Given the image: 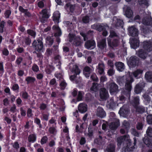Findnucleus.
I'll list each match as a JSON object with an SVG mask.
<instances>
[{"label":"nucleus","mask_w":152,"mask_h":152,"mask_svg":"<svg viewBox=\"0 0 152 152\" xmlns=\"http://www.w3.org/2000/svg\"><path fill=\"white\" fill-rule=\"evenodd\" d=\"M66 6L67 7H69L71 11H73L74 8V6L71 5L69 4H67L66 5Z\"/></svg>","instance_id":"nucleus-61"},{"label":"nucleus","mask_w":152,"mask_h":152,"mask_svg":"<svg viewBox=\"0 0 152 152\" xmlns=\"http://www.w3.org/2000/svg\"><path fill=\"white\" fill-rule=\"evenodd\" d=\"M129 110L128 108L126 105H124L121 108L119 113L121 116L123 117H126L128 114Z\"/></svg>","instance_id":"nucleus-9"},{"label":"nucleus","mask_w":152,"mask_h":152,"mask_svg":"<svg viewBox=\"0 0 152 152\" xmlns=\"http://www.w3.org/2000/svg\"><path fill=\"white\" fill-rule=\"evenodd\" d=\"M72 71L74 72L76 75L79 74L80 72V70L76 65L73 66Z\"/></svg>","instance_id":"nucleus-37"},{"label":"nucleus","mask_w":152,"mask_h":152,"mask_svg":"<svg viewBox=\"0 0 152 152\" xmlns=\"http://www.w3.org/2000/svg\"><path fill=\"white\" fill-rule=\"evenodd\" d=\"M128 29L129 35L130 36L132 37L138 36L139 34L138 31L134 26H132L129 27Z\"/></svg>","instance_id":"nucleus-7"},{"label":"nucleus","mask_w":152,"mask_h":152,"mask_svg":"<svg viewBox=\"0 0 152 152\" xmlns=\"http://www.w3.org/2000/svg\"><path fill=\"white\" fill-rule=\"evenodd\" d=\"M145 77L146 80L149 82L152 81V72H147L145 75Z\"/></svg>","instance_id":"nucleus-27"},{"label":"nucleus","mask_w":152,"mask_h":152,"mask_svg":"<svg viewBox=\"0 0 152 152\" xmlns=\"http://www.w3.org/2000/svg\"><path fill=\"white\" fill-rule=\"evenodd\" d=\"M143 70L140 69H137L132 72V74L135 77H137L139 75L142 74Z\"/></svg>","instance_id":"nucleus-35"},{"label":"nucleus","mask_w":152,"mask_h":152,"mask_svg":"<svg viewBox=\"0 0 152 152\" xmlns=\"http://www.w3.org/2000/svg\"><path fill=\"white\" fill-rule=\"evenodd\" d=\"M145 83L143 82H141L137 84L134 88V92L137 94L140 93L145 87Z\"/></svg>","instance_id":"nucleus-8"},{"label":"nucleus","mask_w":152,"mask_h":152,"mask_svg":"<svg viewBox=\"0 0 152 152\" xmlns=\"http://www.w3.org/2000/svg\"><path fill=\"white\" fill-rule=\"evenodd\" d=\"M53 30H56V32L55 34V36H59L61 34V32L60 29L57 26H54L52 28Z\"/></svg>","instance_id":"nucleus-28"},{"label":"nucleus","mask_w":152,"mask_h":152,"mask_svg":"<svg viewBox=\"0 0 152 152\" xmlns=\"http://www.w3.org/2000/svg\"><path fill=\"white\" fill-rule=\"evenodd\" d=\"M42 15L41 18H40V20L41 22L44 23L49 18V15L47 13V11L46 9L43 10L40 12Z\"/></svg>","instance_id":"nucleus-10"},{"label":"nucleus","mask_w":152,"mask_h":152,"mask_svg":"<svg viewBox=\"0 0 152 152\" xmlns=\"http://www.w3.org/2000/svg\"><path fill=\"white\" fill-rule=\"evenodd\" d=\"M93 131L91 128H90L89 127L88 129V133L87 134L88 135L90 138L91 137L93 136Z\"/></svg>","instance_id":"nucleus-49"},{"label":"nucleus","mask_w":152,"mask_h":152,"mask_svg":"<svg viewBox=\"0 0 152 152\" xmlns=\"http://www.w3.org/2000/svg\"><path fill=\"white\" fill-rule=\"evenodd\" d=\"M123 21L120 19H116V21L115 24V26L117 27H123Z\"/></svg>","instance_id":"nucleus-39"},{"label":"nucleus","mask_w":152,"mask_h":152,"mask_svg":"<svg viewBox=\"0 0 152 152\" xmlns=\"http://www.w3.org/2000/svg\"><path fill=\"white\" fill-rule=\"evenodd\" d=\"M96 115L97 116L102 118L106 116V113L103 108L100 107H98L97 109Z\"/></svg>","instance_id":"nucleus-19"},{"label":"nucleus","mask_w":152,"mask_h":152,"mask_svg":"<svg viewBox=\"0 0 152 152\" xmlns=\"http://www.w3.org/2000/svg\"><path fill=\"white\" fill-rule=\"evenodd\" d=\"M115 65L117 70L119 71L122 72L125 69V66L124 64L121 62H116L115 64Z\"/></svg>","instance_id":"nucleus-21"},{"label":"nucleus","mask_w":152,"mask_h":152,"mask_svg":"<svg viewBox=\"0 0 152 152\" xmlns=\"http://www.w3.org/2000/svg\"><path fill=\"white\" fill-rule=\"evenodd\" d=\"M116 103L114 102L113 98H112L110 100L108 101L107 105L109 106L110 108H113L115 106Z\"/></svg>","instance_id":"nucleus-33"},{"label":"nucleus","mask_w":152,"mask_h":152,"mask_svg":"<svg viewBox=\"0 0 152 152\" xmlns=\"http://www.w3.org/2000/svg\"><path fill=\"white\" fill-rule=\"evenodd\" d=\"M33 46L35 48V50L37 51H40L43 49V45L42 41L39 39L34 40L32 43Z\"/></svg>","instance_id":"nucleus-5"},{"label":"nucleus","mask_w":152,"mask_h":152,"mask_svg":"<svg viewBox=\"0 0 152 152\" xmlns=\"http://www.w3.org/2000/svg\"><path fill=\"white\" fill-rule=\"evenodd\" d=\"M130 103L135 108L140 104V99L139 96L133 97L130 101Z\"/></svg>","instance_id":"nucleus-17"},{"label":"nucleus","mask_w":152,"mask_h":152,"mask_svg":"<svg viewBox=\"0 0 152 152\" xmlns=\"http://www.w3.org/2000/svg\"><path fill=\"white\" fill-rule=\"evenodd\" d=\"M5 22L4 21H1L0 24V32L3 33V28Z\"/></svg>","instance_id":"nucleus-50"},{"label":"nucleus","mask_w":152,"mask_h":152,"mask_svg":"<svg viewBox=\"0 0 152 152\" xmlns=\"http://www.w3.org/2000/svg\"><path fill=\"white\" fill-rule=\"evenodd\" d=\"M92 71V69L88 66H86L83 70V73L87 77H88Z\"/></svg>","instance_id":"nucleus-25"},{"label":"nucleus","mask_w":152,"mask_h":152,"mask_svg":"<svg viewBox=\"0 0 152 152\" xmlns=\"http://www.w3.org/2000/svg\"><path fill=\"white\" fill-rule=\"evenodd\" d=\"M119 40L118 39H114L113 41L110 46L111 47H116L119 44Z\"/></svg>","instance_id":"nucleus-42"},{"label":"nucleus","mask_w":152,"mask_h":152,"mask_svg":"<svg viewBox=\"0 0 152 152\" xmlns=\"http://www.w3.org/2000/svg\"><path fill=\"white\" fill-rule=\"evenodd\" d=\"M137 53L139 57L143 59H145L147 56L146 53L142 49L139 50L137 52Z\"/></svg>","instance_id":"nucleus-26"},{"label":"nucleus","mask_w":152,"mask_h":152,"mask_svg":"<svg viewBox=\"0 0 152 152\" xmlns=\"http://www.w3.org/2000/svg\"><path fill=\"white\" fill-rule=\"evenodd\" d=\"M139 2L140 4H144L146 6H148V3L147 0H139Z\"/></svg>","instance_id":"nucleus-55"},{"label":"nucleus","mask_w":152,"mask_h":152,"mask_svg":"<svg viewBox=\"0 0 152 152\" xmlns=\"http://www.w3.org/2000/svg\"><path fill=\"white\" fill-rule=\"evenodd\" d=\"M141 31L145 34H146L150 32V30L146 26H143L141 28Z\"/></svg>","instance_id":"nucleus-38"},{"label":"nucleus","mask_w":152,"mask_h":152,"mask_svg":"<svg viewBox=\"0 0 152 152\" xmlns=\"http://www.w3.org/2000/svg\"><path fill=\"white\" fill-rule=\"evenodd\" d=\"M78 109L81 113H84L87 110V105L85 104L81 103L78 107Z\"/></svg>","instance_id":"nucleus-24"},{"label":"nucleus","mask_w":152,"mask_h":152,"mask_svg":"<svg viewBox=\"0 0 152 152\" xmlns=\"http://www.w3.org/2000/svg\"><path fill=\"white\" fill-rule=\"evenodd\" d=\"M32 69L34 72H37L39 70L38 66L36 64H34L32 67Z\"/></svg>","instance_id":"nucleus-60"},{"label":"nucleus","mask_w":152,"mask_h":152,"mask_svg":"<svg viewBox=\"0 0 152 152\" xmlns=\"http://www.w3.org/2000/svg\"><path fill=\"white\" fill-rule=\"evenodd\" d=\"M132 133L134 135L138 137L139 135V133H138L135 129H132Z\"/></svg>","instance_id":"nucleus-59"},{"label":"nucleus","mask_w":152,"mask_h":152,"mask_svg":"<svg viewBox=\"0 0 152 152\" xmlns=\"http://www.w3.org/2000/svg\"><path fill=\"white\" fill-rule=\"evenodd\" d=\"M101 98L103 99H106L108 97V94L107 91L105 88H102L100 92Z\"/></svg>","instance_id":"nucleus-13"},{"label":"nucleus","mask_w":152,"mask_h":152,"mask_svg":"<svg viewBox=\"0 0 152 152\" xmlns=\"http://www.w3.org/2000/svg\"><path fill=\"white\" fill-rule=\"evenodd\" d=\"M107 88L109 89L110 93L113 94L119 91L118 86L115 83L112 82L107 84Z\"/></svg>","instance_id":"nucleus-3"},{"label":"nucleus","mask_w":152,"mask_h":152,"mask_svg":"<svg viewBox=\"0 0 152 152\" xmlns=\"http://www.w3.org/2000/svg\"><path fill=\"white\" fill-rule=\"evenodd\" d=\"M129 125L130 124L129 122L126 121H124L123 123V126L125 128H129Z\"/></svg>","instance_id":"nucleus-51"},{"label":"nucleus","mask_w":152,"mask_h":152,"mask_svg":"<svg viewBox=\"0 0 152 152\" xmlns=\"http://www.w3.org/2000/svg\"><path fill=\"white\" fill-rule=\"evenodd\" d=\"M69 41L72 42L73 40L72 43L73 45L75 46H80L82 43L80 38L78 37H75L74 34L69 33L68 35Z\"/></svg>","instance_id":"nucleus-2"},{"label":"nucleus","mask_w":152,"mask_h":152,"mask_svg":"<svg viewBox=\"0 0 152 152\" xmlns=\"http://www.w3.org/2000/svg\"><path fill=\"white\" fill-rule=\"evenodd\" d=\"M85 45L88 49H92L95 46V42L94 40H89L85 42Z\"/></svg>","instance_id":"nucleus-14"},{"label":"nucleus","mask_w":152,"mask_h":152,"mask_svg":"<svg viewBox=\"0 0 152 152\" xmlns=\"http://www.w3.org/2000/svg\"><path fill=\"white\" fill-rule=\"evenodd\" d=\"M83 97V95L81 91H79L78 95L77 98V100L78 101H80L82 100Z\"/></svg>","instance_id":"nucleus-58"},{"label":"nucleus","mask_w":152,"mask_h":152,"mask_svg":"<svg viewBox=\"0 0 152 152\" xmlns=\"http://www.w3.org/2000/svg\"><path fill=\"white\" fill-rule=\"evenodd\" d=\"M99 89L98 85L96 83H93L92 87L91 88V90L92 91H96Z\"/></svg>","instance_id":"nucleus-40"},{"label":"nucleus","mask_w":152,"mask_h":152,"mask_svg":"<svg viewBox=\"0 0 152 152\" xmlns=\"http://www.w3.org/2000/svg\"><path fill=\"white\" fill-rule=\"evenodd\" d=\"M118 34L116 33L115 31L113 30H111L110 31V36L111 37H118Z\"/></svg>","instance_id":"nucleus-47"},{"label":"nucleus","mask_w":152,"mask_h":152,"mask_svg":"<svg viewBox=\"0 0 152 152\" xmlns=\"http://www.w3.org/2000/svg\"><path fill=\"white\" fill-rule=\"evenodd\" d=\"M132 146L129 147L128 145L126 147L123 149L122 152H132Z\"/></svg>","instance_id":"nucleus-43"},{"label":"nucleus","mask_w":152,"mask_h":152,"mask_svg":"<svg viewBox=\"0 0 152 152\" xmlns=\"http://www.w3.org/2000/svg\"><path fill=\"white\" fill-rule=\"evenodd\" d=\"M60 17V14L58 11L55 12L53 14V20L55 22L58 23L59 22L58 20Z\"/></svg>","instance_id":"nucleus-29"},{"label":"nucleus","mask_w":152,"mask_h":152,"mask_svg":"<svg viewBox=\"0 0 152 152\" xmlns=\"http://www.w3.org/2000/svg\"><path fill=\"white\" fill-rule=\"evenodd\" d=\"M115 73V71L113 69H109L107 71V74L110 76L113 75Z\"/></svg>","instance_id":"nucleus-53"},{"label":"nucleus","mask_w":152,"mask_h":152,"mask_svg":"<svg viewBox=\"0 0 152 152\" xmlns=\"http://www.w3.org/2000/svg\"><path fill=\"white\" fill-rule=\"evenodd\" d=\"M28 33L31 36L34 37L35 36L36 33L35 32L31 30H28L27 31Z\"/></svg>","instance_id":"nucleus-52"},{"label":"nucleus","mask_w":152,"mask_h":152,"mask_svg":"<svg viewBox=\"0 0 152 152\" xmlns=\"http://www.w3.org/2000/svg\"><path fill=\"white\" fill-rule=\"evenodd\" d=\"M134 80L133 78L130 75L119 77L117 78V82L120 85L123 84L124 83H125V88L129 92L131 90V84Z\"/></svg>","instance_id":"nucleus-1"},{"label":"nucleus","mask_w":152,"mask_h":152,"mask_svg":"<svg viewBox=\"0 0 152 152\" xmlns=\"http://www.w3.org/2000/svg\"><path fill=\"white\" fill-rule=\"evenodd\" d=\"M11 13V12L10 10H7L4 13V15L6 18H8L9 17Z\"/></svg>","instance_id":"nucleus-63"},{"label":"nucleus","mask_w":152,"mask_h":152,"mask_svg":"<svg viewBox=\"0 0 152 152\" xmlns=\"http://www.w3.org/2000/svg\"><path fill=\"white\" fill-rule=\"evenodd\" d=\"M26 81L27 82V83H33L35 80V79L31 77H28L26 80Z\"/></svg>","instance_id":"nucleus-45"},{"label":"nucleus","mask_w":152,"mask_h":152,"mask_svg":"<svg viewBox=\"0 0 152 152\" xmlns=\"http://www.w3.org/2000/svg\"><path fill=\"white\" fill-rule=\"evenodd\" d=\"M93 31H88L87 34H85L83 33H80L81 35L83 37V39L84 41H86L88 39V35L90 34V35H91L93 33Z\"/></svg>","instance_id":"nucleus-32"},{"label":"nucleus","mask_w":152,"mask_h":152,"mask_svg":"<svg viewBox=\"0 0 152 152\" xmlns=\"http://www.w3.org/2000/svg\"><path fill=\"white\" fill-rule=\"evenodd\" d=\"M143 97L145 100L149 102L150 100L149 96L147 94H145L143 95Z\"/></svg>","instance_id":"nucleus-57"},{"label":"nucleus","mask_w":152,"mask_h":152,"mask_svg":"<svg viewBox=\"0 0 152 152\" xmlns=\"http://www.w3.org/2000/svg\"><path fill=\"white\" fill-rule=\"evenodd\" d=\"M142 23L145 25L151 26L152 25V18L151 16H149L145 17L142 20Z\"/></svg>","instance_id":"nucleus-20"},{"label":"nucleus","mask_w":152,"mask_h":152,"mask_svg":"<svg viewBox=\"0 0 152 152\" xmlns=\"http://www.w3.org/2000/svg\"><path fill=\"white\" fill-rule=\"evenodd\" d=\"M120 125L119 121L118 119H116L115 121L111 123L109 125V128L111 130H116Z\"/></svg>","instance_id":"nucleus-16"},{"label":"nucleus","mask_w":152,"mask_h":152,"mask_svg":"<svg viewBox=\"0 0 152 152\" xmlns=\"http://www.w3.org/2000/svg\"><path fill=\"white\" fill-rule=\"evenodd\" d=\"M97 46L101 50L106 48V39H103L98 42L97 43Z\"/></svg>","instance_id":"nucleus-18"},{"label":"nucleus","mask_w":152,"mask_h":152,"mask_svg":"<svg viewBox=\"0 0 152 152\" xmlns=\"http://www.w3.org/2000/svg\"><path fill=\"white\" fill-rule=\"evenodd\" d=\"M46 41L47 43L49 45L51 46L53 42L54 39L52 37L49 36L46 38Z\"/></svg>","instance_id":"nucleus-36"},{"label":"nucleus","mask_w":152,"mask_h":152,"mask_svg":"<svg viewBox=\"0 0 152 152\" xmlns=\"http://www.w3.org/2000/svg\"><path fill=\"white\" fill-rule=\"evenodd\" d=\"M136 109V111L140 113H142L145 111V108L142 106H137L134 108Z\"/></svg>","instance_id":"nucleus-31"},{"label":"nucleus","mask_w":152,"mask_h":152,"mask_svg":"<svg viewBox=\"0 0 152 152\" xmlns=\"http://www.w3.org/2000/svg\"><path fill=\"white\" fill-rule=\"evenodd\" d=\"M31 40L28 38L25 39V42L27 45H29L31 42Z\"/></svg>","instance_id":"nucleus-64"},{"label":"nucleus","mask_w":152,"mask_h":152,"mask_svg":"<svg viewBox=\"0 0 152 152\" xmlns=\"http://www.w3.org/2000/svg\"><path fill=\"white\" fill-rule=\"evenodd\" d=\"M115 145L114 143H110L107 146L105 151L107 152H115Z\"/></svg>","instance_id":"nucleus-23"},{"label":"nucleus","mask_w":152,"mask_h":152,"mask_svg":"<svg viewBox=\"0 0 152 152\" xmlns=\"http://www.w3.org/2000/svg\"><path fill=\"white\" fill-rule=\"evenodd\" d=\"M143 126V124L142 123H138L137 124V128L138 130H142Z\"/></svg>","instance_id":"nucleus-54"},{"label":"nucleus","mask_w":152,"mask_h":152,"mask_svg":"<svg viewBox=\"0 0 152 152\" xmlns=\"http://www.w3.org/2000/svg\"><path fill=\"white\" fill-rule=\"evenodd\" d=\"M107 27L108 28V26L107 25L103 24H95L91 26L92 28L96 29L99 31L104 30V29Z\"/></svg>","instance_id":"nucleus-6"},{"label":"nucleus","mask_w":152,"mask_h":152,"mask_svg":"<svg viewBox=\"0 0 152 152\" xmlns=\"http://www.w3.org/2000/svg\"><path fill=\"white\" fill-rule=\"evenodd\" d=\"M130 43L131 47L134 49H135L139 46V40L135 38H130Z\"/></svg>","instance_id":"nucleus-11"},{"label":"nucleus","mask_w":152,"mask_h":152,"mask_svg":"<svg viewBox=\"0 0 152 152\" xmlns=\"http://www.w3.org/2000/svg\"><path fill=\"white\" fill-rule=\"evenodd\" d=\"M143 47L145 50L148 52L152 50V42L150 41H146L143 42Z\"/></svg>","instance_id":"nucleus-12"},{"label":"nucleus","mask_w":152,"mask_h":152,"mask_svg":"<svg viewBox=\"0 0 152 152\" xmlns=\"http://www.w3.org/2000/svg\"><path fill=\"white\" fill-rule=\"evenodd\" d=\"M129 136L128 135H124L121 136L117 138V145L118 147H120L121 143L124 141L129 139Z\"/></svg>","instance_id":"nucleus-15"},{"label":"nucleus","mask_w":152,"mask_h":152,"mask_svg":"<svg viewBox=\"0 0 152 152\" xmlns=\"http://www.w3.org/2000/svg\"><path fill=\"white\" fill-rule=\"evenodd\" d=\"M60 85L61 87V88L62 89H64L66 86V84L65 82L62 81L60 84Z\"/></svg>","instance_id":"nucleus-62"},{"label":"nucleus","mask_w":152,"mask_h":152,"mask_svg":"<svg viewBox=\"0 0 152 152\" xmlns=\"http://www.w3.org/2000/svg\"><path fill=\"white\" fill-rule=\"evenodd\" d=\"M82 21L83 23H87L89 22L90 21V18L88 16L86 15L83 16L82 19Z\"/></svg>","instance_id":"nucleus-41"},{"label":"nucleus","mask_w":152,"mask_h":152,"mask_svg":"<svg viewBox=\"0 0 152 152\" xmlns=\"http://www.w3.org/2000/svg\"><path fill=\"white\" fill-rule=\"evenodd\" d=\"M146 133L148 136L152 137V128L150 127H148L146 131Z\"/></svg>","instance_id":"nucleus-44"},{"label":"nucleus","mask_w":152,"mask_h":152,"mask_svg":"<svg viewBox=\"0 0 152 152\" xmlns=\"http://www.w3.org/2000/svg\"><path fill=\"white\" fill-rule=\"evenodd\" d=\"M143 141L147 146L151 147L152 146V140L147 136H145L143 138Z\"/></svg>","instance_id":"nucleus-22"},{"label":"nucleus","mask_w":152,"mask_h":152,"mask_svg":"<svg viewBox=\"0 0 152 152\" xmlns=\"http://www.w3.org/2000/svg\"><path fill=\"white\" fill-rule=\"evenodd\" d=\"M104 65L103 64L101 63L99 64L97 68L98 72L100 74L103 73L104 72Z\"/></svg>","instance_id":"nucleus-30"},{"label":"nucleus","mask_w":152,"mask_h":152,"mask_svg":"<svg viewBox=\"0 0 152 152\" xmlns=\"http://www.w3.org/2000/svg\"><path fill=\"white\" fill-rule=\"evenodd\" d=\"M48 140V138L46 136L43 137L41 141V143L42 144L45 143Z\"/></svg>","instance_id":"nucleus-56"},{"label":"nucleus","mask_w":152,"mask_h":152,"mask_svg":"<svg viewBox=\"0 0 152 152\" xmlns=\"http://www.w3.org/2000/svg\"><path fill=\"white\" fill-rule=\"evenodd\" d=\"M36 140V136L34 134L30 135L28 137L29 142H34Z\"/></svg>","instance_id":"nucleus-46"},{"label":"nucleus","mask_w":152,"mask_h":152,"mask_svg":"<svg viewBox=\"0 0 152 152\" xmlns=\"http://www.w3.org/2000/svg\"><path fill=\"white\" fill-rule=\"evenodd\" d=\"M147 120L149 124H152V115H149L147 117Z\"/></svg>","instance_id":"nucleus-48"},{"label":"nucleus","mask_w":152,"mask_h":152,"mask_svg":"<svg viewBox=\"0 0 152 152\" xmlns=\"http://www.w3.org/2000/svg\"><path fill=\"white\" fill-rule=\"evenodd\" d=\"M139 63V59L136 56H131L127 62L128 64L130 67H134L137 65Z\"/></svg>","instance_id":"nucleus-4"},{"label":"nucleus","mask_w":152,"mask_h":152,"mask_svg":"<svg viewBox=\"0 0 152 152\" xmlns=\"http://www.w3.org/2000/svg\"><path fill=\"white\" fill-rule=\"evenodd\" d=\"M125 14L126 16L128 18H130L132 16V11L130 9L129 7H127V8Z\"/></svg>","instance_id":"nucleus-34"}]
</instances>
